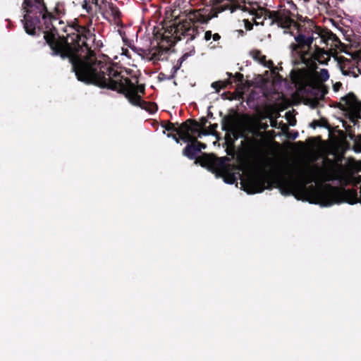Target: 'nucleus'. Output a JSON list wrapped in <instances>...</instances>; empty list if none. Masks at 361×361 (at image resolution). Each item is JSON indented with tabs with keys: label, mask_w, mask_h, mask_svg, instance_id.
Instances as JSON below:
<instances>
[{
	"label": "nucleus",
	"mask_w": 361,
	"mask_h": 361,
	"mask_svg": "<svg viewBox=\"0 0 361 361\" xmlns=\"http://www.w3.org/2000/svg\"><path fill=\"white\" fill-rule=\"evenodd\" d=\"M75 32L65 36H58L57 28L54 32H45L44 44L51 49V55L68 59L77 79L85 84H91L104 71L111 63L104 59H98L91 43H94V29L89 25L75 24Z\"/></svg>",
	"instance_id": "1"
},
{
	"label": "nucleus",
	"mask_w": 361,
	"mask_h": 361,
	"mask_svg": "<svg viewBox=\"0 0 361 361\" xmlns=\"http://www.w3.org/2000/svg\"><path fill=\"white\" fill-rule=\"evenodd\" d=\"M314 174L312 169H299L297 178L283 182L281 190L284 195L297 194L305 196L309 202L330 207L335 204L348 202L355 204L357 202V192L355 189L345 190L326 185L324 188H317L312 185L307 186L314 180Z\"/></svg>",
	"instance_id": "2"
},
{
	"label": "nucleus",
	"mask_w": 361,
	"mask_h": 361,
	"mask_svg": "<svg viewBox=\"0 0 361 361\" xmlns=\"http://www.w3.org/2000/svg\"><path fill=\"white\" fill-rule=\"evenodd\" d=\"M23 9L25 12L21 20L25 31L29 35L35 36L37 30L39 32H54V23H62L61 18L66 14L63 3H56L52 11L47 8L44 0H23Z\"/></svg>",
	"instance_id": "3"
},
{
	"label": "nucleus",
	"mask_w": 361,
	"mask_h": 361,
	"mask_svg": "<svg viewBox=\"0 0 361 361\" xmlns=\"http://www.w3.org/2000/svg\"><path fill=\"white\" fill-rule=\"evenodd\" d=\"M233 8L228 9L230 13L238 11L248 13L252 16L253 23L256 25L271 26L274 24L283 29H288L292 25L298 26V23L292 18V13L289 10L271 11L263 8L256 1H246L245 0H231L229 4Z\"/></svg>",
	"instance_id": "4"
},
{
	"label": "nucleus",
	"mask_w": 361,
	"mask_h": 361,
	"mask_svg": "<svg viewBox=\"0 0 361 361\" xmlns=\"http://www.w3.org/2000/svg\"><path fill=\"white\" fill-rule=\"evenodd\" d=\"M188 10H182L179 5L167 8L165 12L163 28L164 32L177 41L187 38V42L195 39L198 27L190 25L187 20Z\"/></svg>",
	"instance_id": "5"
},
{
	"label": "nucleus",
	"mask_w": 361,
	"mask_h": 361,
	"mask_svg": "<svg viewBox=\"0 0 361 361\" xmlns=\"http://www.w3.org/2000/svg\"><path fill=\"white\" fill-rule=\"evenodd\" d=\"M91 85L117 91L124 94L126 98L128 93L135 95H139L138 93L142 94L145 93L144 84L136 86L128 78L125 77L121 71L115 69L111 63L105 68L104 71L102 72Z\"/></svg>",
	"instance_id": "6"
},
{
	"label": "nucleus",
	"mask_w": 361,
	"mask_h": 361,
	"mask_svg": "<svg viewBox=\"0 0 361 361\" xmlns=\"http://www.w3.org/2000/svg\"><path fill=\"white\" fill-rule=\"evenodd\" d=\"M231 0H202V4L207 7H209L210 9L207 14H204L202 12L205 10L196 9V10H188L187 13V20L190 22V25L195 26V24H207L210 20L214 18H217L219 13L224 12H228V9H233L229 4Z\"/></svg>",
	"instance_id": "7"
},
{
	"label": "nucleus",
	"mask_w": 361,
	"mask_h": 361,
	"mask_svg": "<svg viewBox=\"0 0 361 361\" xmlns=\"http://www.w3.org/2000/svg\"><path fill=\"white\" fill-rule=\"evenodd\" d=\"M227 157H216L213 154H205L201 158L196 159L195 164L207 168L217 176L222 177L224 182L233 184L237 178L234 173L231 172V165L226 163Z\"/></svg>",
	"instance_id": "8"
},
{
	"label": "nucleus",
	"mask_w": 361,
	"mask_h": 361,
	"mask_svg": "<svg viewBox=\"0 0 361 361\" xmlns=\"http://www.w3.org/2000/svg\"><path fill=\"white\" fill-rule=\"evenodd\" d=\"M316 37L312 35H306L304 33L300 32L295 36V42L290 44L289 48L292 57V61L294 66H299L300 64L312 65L311 59H308L310 55V50L312 44Z\"/></svg>",
	"instance_id": "9"
},
{
	"label": "nucleus",
	"mask_w": 361,
	"mask_h": 361,
	"mask_svg": "<svg viewBox=\"0 0 361 361\" xmlns=\"http://www.w3.org/2000/svg\"><path fill=\"white\" fill-rule=\"evenodd\" d=\"M290 78L297 90L300 92H307V87H309L314 90H319V87L313 86L310 80V73L305 68L292 70L290 73Z\"/></svg>",
	"instance_id": "10"
},
{
	"label": "nucleus",
	"mask_w": 361,
	"mask_h": 361,
	"mask_svg": "<svg viewBox=\"0 0 361 361\" xmlns=\"http://www.w3.org/2000/svg\"><path fill=\"white\" fill-rule=\"evenodd\" d=\"M338 107L342 111L349 110L351 112L350 120L354 124L356 119L361 118V102L353 93H348L341 97Z\"/></svg>",
	"instance_id": "11"
},
{
	"label": "nucleus",
	"mask_w": 361,
	"mask_h": 361,
	"mask_svg": "<svg viewBox=\"0 0 361 361\" xmlns=\"http://www.w3.org/2000/svg\"><path fill=\"white\" fill-rule=\"evenodd\" d=\"M267 181L263 177H251L242 180L243 190L248 194H255L263 192Z\"/></svg>",
	"instance_id": "12"
},
{
	"label": "nucleus",
	"mask_w": 361,
	"mask_h": 361,
	"mask_svg": "<svg viewBox=\"0 0 361 361\" xmlns=\"http://www.w3.org/2000/svg\"><path fill=\"white\" fill-rule=\"evenodd\" d=\"M314 51L312 54L310 55V57H308V59H311L312 61L310 62L312 65L306 66L315 70L317 68L316 61L322 65L327 64L328 61L331 59V55L329 51L324 50V48H320L317 44H314Z\"/></svg>",
	"instance_id": "13"
},
{
	"label": "nucleus",
	"mask_w": 361,
	"mask_h": 361,
	"mask_svg": "<svg viewBox=\"0 0 361 361\" xmlns=\"http://www.w3.org/2000/svg\"><path fill=\"white\" fill-rule=\"evenodd\" d=\"M340 67L344 75L356 78L361 74V61L345 59L341 63Z\"/></svg>",
	"instance_id": "14"
},
{
	"label": "nucleus",
	"mask_w": 361,
	"mask_h": 361,
	"mask_svg": "<svg viewBox=\"0 0 361 361\" xmlns=\"http://www.w3.org/2000/svg\"><path fill=\"white\" fill-rule=\"evenodd\" d=\"M127 99L131 104L139 106L150 114L155 113L158 109L157 104L155 102L145 101L140 95L130 94L128 93Z\"/></svg>",
	"instance_id": "15"
},
{
	"label": "nucleus",
	"mask_w": 361,
	"mask_h": 361,
	"mask_svg": "<svg viewBox=\"0 0 361 361\" xmlns=\"http://www.w3.org/2000/svg\"><path fill=\"white\" fill-rule=\"evenodd\" d=\"M317 32L315 34L317 35V38H320V42L326 44V47L329 45V42L331 41L334 43V45L336 46L337 42H341L338 37L334 34L331 30L326 28H321L319 27H316ZM332 47L333 44H331Z\"/></svg>",
	"instance_id": "16"
},
{
	"label": "nucleus",
	"mask_w": 361,
	"mask_h": 361,
	"mask_svg": "<svg viewBox=\"0 0 361 361\" xmlns=\"http://www.w3.org/2000/svg\"><path fill=\"white\" fill-rule=\"evenodd\" d=\"M208 120L205 117L201 118L200 122L192 118H188L183 123V128L188 133L193 135L197 131V128L205 129Z\"/></svg>",
	"instance_id": "17"
},
{
	"label": "nucleus",
	"mask_w": 361,
	"mask_h": 361,
	"mask_svg": "<svg viewBox=\"0 0 361 361\" xmlns=\"http://www.w3.org/2000/svg\"><path fill=\"white\" fill-rule=\"evenodd\" d=\"M188 143V144L183 150V155L190 160L195 159V162L196 159L201 158L204 154H203L200 157H197V154L200 153V149L195 146V144L193 141H189Z\"/></svg>",
	"instance_id": "18"
},
{
	"label": "nucleus",
	"mask_w": 361,
	"mask_h": 361,
	"mask_svg": "<svg viewBox=\"0 0 361 361\" xmlns=\"http://www.w3.org/2000/svg\"><path fill=\"white\" fill-rule=\"evenodd\" d=\"M166 130L171 132L172 133H176L181 139L185 136V135L188 133L185 130V128H183V123L178 126V123H174L170 121V123L167 124Z\"/></svg>",
	"instance_id": "19"
},
{
	"label": "nucleus",
	"mask_w": 361,
	"mask_h": 361,
	"mask_svg": "<svg viewBox=\"0 0 361 361\" xmlns=\"http://www.w3.org/2000/svg\"><path fill=\"white\" fill-rule=\"evenodd\" d=\"M182 140L185 142H189V141H193L195 144V146L200 149V152L202 149H205L207 148V145L205 143L201 142L197 140V137L192 135L191 133H187L183 137H182Z\"/></svg>",
	"instance_id": "20"
},
{
	"label": "nucleus",
	"mask_w": 361,
	"mask_h": 361,
	"mask_svg": "<svg viewBox=\"0 0 361 361\" xmlns=\"http://www.w3.org/2000/svg\"><path fill=\"white\" fill-rule=\"evenodd\" d=\"M250 55L255 61L261 64L266 65V56L263 55L260 50L254 49L251 51Z\"/></svg>",
	"instance_id": "21"
},
{
	"label": "nucleus",
	"mask_w": 361,
	"mask_h": 361,
	"mask_svg": "<svg viewBox=\"0 0 361 361\" xmlns=\"http://www.w3.org/2000/svg\"><path fill=\"white\" fill-rule=\"evenodd\" d=\"M310 127L316 128L317 127H323L329 129L330 126L326 118H322L319 120H314L310 124Z\"/></svg>",
	"instance_id": "22"
},
{
	"label": "nucleus",
	"mask_w": 361,
	"mask_h": 361,
	"mask_svg": "<svg viewBox=\"0 0 361 361\" xmlns=\"http://www.w3.org/2000/svg\"><path fill=\"white\" fill-rule=\"evenodd\" d=\"M247 144L249 149L252 152H257L259 150L261 145V141L256 138H250L247 140Z\"/></svg>",
	"instance_id": "23"
},
{
	"label": "nucleus",
	"mask_w": 361,
	"mask_h": 361,
	"mask_svg": "<svg viewBox=\"0 0 361 361\" xmlns=\"http://www.w3.org/2000/svg\"><path fill=\"white\" fill-rule=\"evenodd\" d=\"M106 6L109 7V8L111 13V15L115 20L119 19L121 18V13L120 11L119 8L115 4H114L111 2H109V4H107Z\"/></svg>",
	"instance_id": "24"
},
{
	"label": "nucleus",
	"mask_w": 361,
	"mask_h": 361,
	"mask_svg": "<svg viewBox=\"0 0 361 361\" xmlns=\"http://www.w3.org/2000/svg\"><path fill=\"white\" fill-rule=\"evenodd\" d=\"M195 53V47H192V49L188 51V52H185L179 59L178 61H177V63L175 65L176 66H178V68L180 69V68L182 66V63L189 57V56H193Z\"/></svg>",
	"instance_id": "25"
},
{
	"label": "nucleus",
	"mask_w": 361,
	"mask_h": 361,
	"mask_svg": "<svg viewBox=\"0 0 361 361\" xmlns=\"http://www.w3.org/2000/svg\"><path fill=\"white\" fill-rule=\"evenodd\" d=\"M222 130L224 131H230L233 126L232 118L229 116H225L222 119Z\"/></svg>",
	"instance_id": "26"
},
{
	"label": "nucleus",
	"mask_w": 361,
	"mask_h": 361,
	"mask_svg": "<svg viewBox=\"0 0 361 361\" xmlns=\"http://www.w3.org/2000/svg\"><path fill=\"white\" fill-rule=\"evenodd\" d=\"M92 3L95 5L99 10H102L106 7L110 0H91Z\"/></svg>",
	"instance_id": "27"
},
{
	"label": "nucleus",
	"mask_w": 361,
	"mask_h": 361,
	"mask_svg": "<svg viewBox=\"0 0 361 361\" xmlns=\"http://www.w3.org/2000/svg\"><path fill=\"white\" fill-rule=\"evenodd\" d=\"M228 75L229 77H233L235 78V82H240V84H243L244 81V75L240 73H236L234 75H233L232 73H228Z\"/></svg>",
	"instance_id": "28"
},
{
	"label": "nucleus",
	"mask_w": 361,
	"mask_h": 361,
	"mask_svg": "<svg viewBox=\"0 0 361 361\" xmlns=\"http://www.w3.org/2000/svg\"><path fill=\"white\" fill-rule=\"evenodd\" d=\"M319 77L322 81H326L329 78L328 71L326 69H322L319 73Z\"/></svg>",
	"instance_id": "29"
},
{
	"label": "nucleus",
	"mask_w": 361,
	"mask_h": 361,
	"mask_svg": "<svg viewBox=\"0 0 361 361\" xmlns=\"http://www.w3.org/2000/svg\"><path fill=\"white\" fill-rule=\"evenodd\" d=\"M210 135V132L207 131V129L197 128V131L195 132L193 135L197 137H201L202 135Z\"/></svg>",
	"instance_id": "30"
},
{
	"label": "nucleus",
	"mask_w": 361,
	"mask_h": 361,
	"mask_svg": "<svg viewBox=\"0 0 361 361\" xmlns=\"http://www.w3.org/2000/svg\"><path fill=\"white\" fill-rule=\"evenodd\" d=\"M221 80L216 81L212 83V87L214 88L217 93L222 90V86H221Z\"/></svg>",
	"instance_id": "31"
},
{
	"label": "nucleus",
	"mask_w": 361,
	"mask_h": 361,
	"mask_svg": "<svg viewBox=\"0 0 361 361\" xmlns=\"http://www.w3.org/2000/svg\"><path fill=\"white\" fill-rule=\"evenodd\" d=\"M218 128L217 123L211 124L208 129H207V131L210 132V135H216V128Z\"/></svg>",
	"instance_id": "32"
},
{
	"label": "nucleus",
	"mask_w": 361,
	"mask_h": 361,
	"mask_svg": "<svg viewBox=\"0 0 361 361\" xmlns=\"http://www.w3.org/2000/svg\"><path fill=\"white\" fill-rule=\"evenodd\" d=\"M162 54H163L162 51H158L154 52L152 55V59L157 60V61L161 60V57Z\"/></svg>",
	"instance_id": "33"
},
{
	"label": "nucleus",
	"mask_w": 361,
	"mask_h": 361,
	"mask_svg": "<svg viewBox=\"0 0 361 361\" xmlns=\"http://www.w3.org/2000/svg\"><path fill=\"white\" fill-rule=\"evenodd\" d=\"M178 70H179L178 66L174 65L171 68V75L168 77V80L174 78Z\"/></svg>",
	"instance_id": "34"
},
{
	"label": "nucleus",
	"mask_w": 361,
	"mask_h": 361,
	"mask_svg": "<svg viewBox=\"0 0 361 361\" xmlns=\"http://www.w3.org/2000/svg\"><path fill=\"white\" fill-rule=\"evenodd\" d=\"M245 28L247 30H251L253 28V24L248 20V19H244L243 20Z\"/></svg>",
	"instance_id": "35"
},
{
	"label": "nucleus",
	"mask_w": 361,
	"mask_h": 361,
	"mask_svg": "<svg viewBox=\"0 0 361 361\" xmlns=\"http://www.w3.org/2000/svg\"><path fill=\"white\" fill-rule=\"evenodd\" d=\"M167 136L169 137L173 138L177 143H179L180 140H181L180 136L176 133H169L167 135Z\"/></svg>",
	"instance_id": "36"
},
{
	"label": "nucleus",
	"mask_w": 361,
	"mask_h": 361,
	"mask_svg": "<svg viewBox=\"0 0 361 361\" xmlns=\"http://www.w3.org/2000/svg\"><path fill=\"white\" fill-rule=\"evenodd\" d=\"M212 37V31L211 30H207L204 33V39L206 40V41H209L211 39V38Z\"/></svg>",
	"instance_id": "37"
},
{
	"label": "nucleus",
	"mask_w": 361,
	"mask_h": 361,
	"mask_svg": "<svg viewBox=\"0 0 361 361\" xmlns=\"http://www.w3.org/2000/svg\"><path fill=\"white\" fill-rule=\"evenodd\" d=\"M91 44V45H92V44H94V49H99L103 46V44H102V41H101V40H99V41H97V42H96V40H95V41H94V43H92V44Z\"/></svg>",
	"instance_id": "38"
},
{
	"label": "nucleus",
	"mask_w": 361,
	"mask_h": 361,
	"mask_svg": "<svg viewBox=\"0 0 361 361\" xmlns=\"http://www.w3.org/2000/svg\"><path fill=\"white\" fill-rule=\"evenodd\" d=\"M342 86V84L341 82H336L334 85H333V90L335 91V92H338L340 88Z\"/></svg>",
	"instance_id": "39"
},
{
	"label": "nucleus",
	"mask_w": 361,
	"mask_h": 361,
	"mask_svg": "<svg viewBox=\"0 0 361 361\" xmlns=\"http://www.w3.org/2000/svg\"><path fill=\"white\" fill-rule=\"evenodd\" d=\"M231 85V81L227 80L226 81H221V86H222V90L226 89L228 85Z\"/></svg>",
	"instance_id": "40"
},
{
	"label": "nucleus",
	"mask_w": 361,
	"mask_h": 361,
	"mask_svg": "<svg viewBox=\"0 0 361 361\" xmlns=\"http://www.w3.org/2000/svg\"><path fill=\"white\" fill-rule=\"evenodd\" d=\"M353 149L356 153L361 152V144H355Z\"/></svg>",
	"instance_id": "41"
},
{
	"label": "nucleus",
	"mask_w": 361,
	"mask_h": 361,
	"mask_svg": "<svg viewBox=\"0 0 361 361\" xmlns=\"http://www.w3.org/2000/svg\"><path fill=\"white\" fill-rule=\"evenodd\" d=\"M83 8H85L88 13H90L92 11V7L91 6L88 5L87 2H85L83 6Z\"/></svg>",
	"instance_id": "42"
},
{
	"label": "nucleus",
	"mask_w": 361,
	"mask_h": 361,
	"mask_svg": "<svg viewBox=\"0 0 361 361\" xmlns=\"http://www.w3.org/2000/svg\"><path fill=\"white\" fill-rule=\"evenodd\" d=\"M212 38L214 41H218L221 39V35L219 33H214L212 35Z\"/></svg>",
	"instance_id": "43"
},
{
	"label": "nucleus",
	"mask_w": 361,
	"mask_h": 361,
	"mask_svg": "<svg viewBox=\"0 0 361 361\" xmlns=\"http://www.w3.org/2000/svg\"><path fill=\"white\" fill-rule=\"evenodd\" d=\"M170 123L169 121H161V126L164 128L165 130H166V126H167V124Z\"/></svg>",
	"instance_id": "44"
},
{
	"label": "nucleus",
	"mask_w": 361,
	"mask_h": 361,
	"mask_svg": "<svg viewBox=\"0 0 361 361\" xmlns=\"http://www.w3.org/2000/svg\"><path fill=\"white\" fill-rule=\"evenodd\" d=\"M298 133H295L293 134V135L290 136V137L294 140L298 137Z\"/></svg>",
	"instance_id": "45"
},
{
	"label": "nucleus",
	"mask_w": 361,
	"mask_h": 361,
	"mask_svg": "<svg viewBox=\"0 0 361 361\" xmlns=\"http://www.w3.org/2000/svg\"><path fill=\"white\" fill-rule=\"evenodd\" d=\"M360 182H361V177L360 176L358 178V180H357V183H360Z\"/></svg>",
	"instance_id": "46"
},
{
	"label": "nucleus",
	"mask_w": 361,
	"mask_h": 361,
	"mask_svg": "<svg viewBox=\"0 0 361 361\" xmlns=\"http://www.w3.org/2000/svg\"><path fill=\"white\" fill-rule=\"evenodd\" d=\"M135 82L137 83L138 82V79L136 78H135Z\"/></svg>",
	"instance_id": "47"
},
{
	"label": "nucleus",
	"mask_w": 361,
	"mask_h": 361,
	"mask_svg": "<svg viewBox=\"0 0 361 361\" xmlns=\"http://www.w3.org/2000/svg\"><path fill=\"white\" fill-rule=\"evenodd\" d=\"M335 178H336L331 177V178H329V180H333V179H335Z\"/></svg>",
	"instance_id": "48"
},
{
	"label": "nucleus",
	"mask_w": 361,
	"mask_h": 361,
	"mask_svg": "<svg viewBox=\"0 0 361 361\" xmlns=\"http://www.w3.org/2000/svg\"><path fill=\"white\" fill-rule=\"evenodd\" d=\"M243 30H240V34H243Z\"/></svg>",
	"instance_id": "49"
}]
</instances>
